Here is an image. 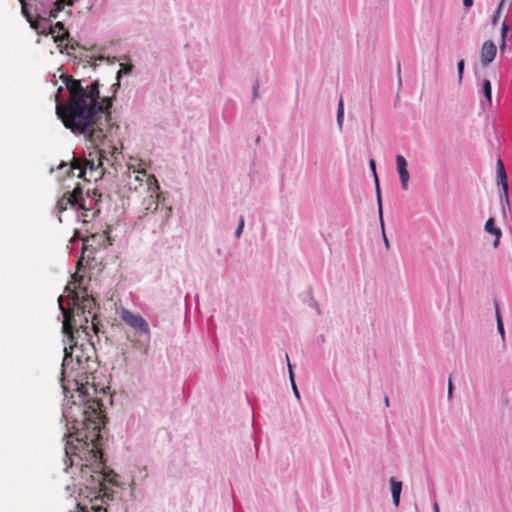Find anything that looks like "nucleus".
<instances>
[{"instance_id":"473e14b6","label":"nucleus","mask_w":512,"mask_h":512,"mask_svg":"<svg viewBox=\"0 0 512 512\" xmlns=\"http://www.w3.org/2000/svg\"><path fill=\"white\" fill-rule=\"evenodd\" d=\"M452 389H453V384H452V381H451V378L449 379V382H448V396L450 397L451 394H452Z\"/></svg>"},{"instance_id":"aec40b11","label":"nucleus","mask_w":512,"mask_h":512,"mask_svg":"<svg viewBox=\"0 0 512 512\" xmlns=\"http://www.w3.org/2000/svg\"><path fill=\"white\" fill-rule=\"evenodd\" d=\"M375 184H376V194H377L379 218H380V223L383 225V210H382L381 193H380L378 177H376Z\"/></svg>"},{"instance_id":"bb28decb","label":"nucleus","mask_w":512,"mask_h":512,"mask_svg":"<svg viewBox=\"0 0 512 512\" xmlns=\"http://www.w3.org/2000/svg\"><path fill=\"white\" fill-rule=\"evenodd\" d=\"M504 2H505V0H501V2L498 5V8H497V10L495 12V15L492 18L493 25H496L498 20H499V15H500V12H501V9L503 7Z\"/></svg>"},{"instance_id":"f257e3e1","label":"nucleus","mask_w":512,"mask_h":512,"mask_svg":"<svg viewBox=\"0 0 512 512\" xmlns=\"http://www.w3.org/2000/svg\"><path fill=\"white\" fill-rule=\"evenodd\" d=\"M63 82L69 92L67 103H57L56 113L64 126L73 133L81 134L94 146V152H90V159L73 157L69 172L78 170L77 177L87 181H97L104 174V151L98 149L99 144L105 138L104 127L109 119V109L112 105L111 98L105 97L98 104L99 82L93 81L84 89L80 80L72 76L63 77Z\"/></svg>"},{"instance_id":"4c0bfd02","label":"nucleus","mask_w":512,"mask_h":512,"mask_svg":"<svg viewBox=\"0 0 512 512\" xmlns=\"http://www.w3.org/2000/svg\"><path fill=\"white\" fill-rule=\"evenodd\" d=\"M434 509H435V512H439V510H438V506H437V504H436V503L434 504Z\"/></svg>"},{"instance_id":"20e7f679","label":"nucleus","mask_w":512,"mask_h":512,"mask_svg":"<svg viewBox=\"0 0 512 512\" xmlns=\"http://www.w3.org/2000/svg\"><path fill=\"white\" fill-rule=\"evenodd\" d=\"M67 337L68 345L64 347V357L61 369V384L64 394L67 396L69 387L67 382L70 378L75 383H81L88 380V376L96 371L97 363L95 360L96 350L91 342L90 335H83L81 332L75 334L73 340Z\"/></svg>"},{"instance_id":"f03ea898","label":"nucleus","mask_w":512,"mask_h":512,"mask_svg":"<svg viewBox=\"0 0 512 512\" xmlns=\"http://www.w3.org/2000/svg\"><path fill=\"white\" fill-rule=\"evenodd\" d=\"M65 454L70 462L65 470L68 472L70 469V472L75 474L74 469H78L80 484L91 490L93 495L90 500V508L77 503L75 512H107V508L104 506L106 504L104 496L107 495L105 482L112 483L113 479L104 472L103 453L99 448V443L67 440Z\"/></svg>"},{"instance_id":"a211bd4d","label":"nucleus","mask_w":512,"mask_h":512,"mask_svg":"<svg viewBox=\"0 0 512 512\" xmlns=\"http://www.w3.org/2000/svg\"><path fill=\"white\" fill-rule=\"evenodd\" d=\"M79 47V44L76 40H74L72 37L69 36L68 39H65L62 48L60 49V52L63 53L65 51H75Z\"/></svg>"},{"instance_id":"4be33fe9","label":"nucleus","mask_w":512,"mask_h":512,"mask_svg":"<svg viewBox=\"0 0 512 512\" xmlns=\"http://www.w3.org/2000/svg\"><path fill=\"white\" fill-rule=\"evenodd\" d=\"M343 118H344V104L343 99L340 98L338 103V111H337V123L340 128H342L343 125Z\"/></svg>"},{"instance_id":"f8f14e48","label":"nucleus","mask_w":512,"mask_h":512,"mask_svg":"<svg viewBox=\"0 0 512 512\" xmlns=\"http://www.w3.org/2000/svg\"><path fill=\"white\" fill-rule=\"evenodd\" d=\"M497 54V47L491 41L487 40L482 44L480 51V61L483 66H488L495 59Z\"/></svg>"},{"instance_id":"4468645a","label":"nucleus","mask_w":512,"mask_h":512,"mask_svg":"<svg viewBox=\"0 0 512 512\" xmlns=\"http://www.w3.org/2000/svg\"><path fill=\"white\" fill-rule=\"evenodd\" d=\"M139 338L132 340V346L136 350H138L141 354L147 355L150 350V333L149 334H139Z\"/></svg>"},{"instance_id":"1a4fd4ad","label":"nucleus","mask_w":512,"mask_h":512,"mask_svg":"<svg viewBox=\"0 0 512 512\" xmlns=\"http://www.w3.org/2000/svg\"><path fill=\"white\" fill-rule=\"evenodd\" d=\"M121 319L131 327L137 334H149L150 328L148 322L137 313L123 309L121 311Z\"/></svg>"},{"instance_id":"c85d7f7f","label":"nucleus","mask_w":512,"mask_h":512,"mask_svg":"<svg viewBox=\"0 0 512 512\" xmlns=\"http://www.w3.org/2000/svg\"><path fill=\"white\" fill-rule=\"evenodd\" d=\"M508 32V26L503 23L502 29H501V37H502V48L505 46V37Z\"/></svg>"},{"instance_id":"ddd939ff","label":"nucleus","mask_w":512,"mask_h":512,"mask_svg":"<svg viewBox=\"0 0 512 512\" xmlns=\"http://www.w3.org/2000/svg\"><path fill=\"white\" fill-rule=\"evenodd\" d=\"M49 17L43 18L40 15H37L36 19H33L31 22H29L32 29H34L39 35L48 36V26L50 24Z\"/></svg>"},{"instance_id":"5701e85b","label":"nucleus","mask_w":512,"mask_h":512,"mask_svg":"<svg viewBox=\"0 0 512 512\" xmlns=\"http://www.w3.org/2000/svg\"><path fill=\"white\" fill-rule=\"evenodd\" d=\"M286 359H287V362H288V368H289V375H290L291 385H292V388H293L295 396L299 399L300 398V394H299V391H298L297 386H296L295 381H294V375H293V371H292V366H291V364L289 362L288 355H286Z\"/></svg>"},{"instance_id":"58836bf2","label":"nucleus","mask_w":512,"mask_h":512,"mask_svg":"<svg viewBox=\"0 0 512 512\" xmlns=\"http://www.w3.org/2000/svg\"><path fill=\"white\" fill-rule=\"evenodd\" d=\"M120 75H121V70H119V71L117 72V77L119 78V77H120Z\"/></svg>"},{"instance_id":"a878e982","label":"nucleus","mask_w":512,"mask_h":512,"mask_svg":"<svg viewBox=\"0 0 512 512\" xmlns=\"http://www.w3.org/2000/svg\"><path fill=\"white\" fill-rule=\"evenodd\" d=\"M400 181H401V186L404 190H406L408 188V181H409V172H405L403 174H400Z\"/></svg>"},{"instance_id":"9d476101","label":"nucleus","mask_w":512,"mask_h":512,"mask_svg":"<svg viewBox=\"0 0 512 512\" xmlns=\"http://www.w3.org/2000/svg\"><path fill=\"white\" fill-rule=\"evenodd\" d=\"M496 168H497L496 173H497L498 184L502 187V192H503L502 196H501V201H502L503 209H505V205L509 206L508 181H507L505 167H504V164L501 159H498Z\"/></svg>"},{"instance_id":"7ed1b4c3","label":"nucleus","mask_w":512,"mask_h":512,"mask_svg":"<svg viewBox=\"0 0 512 512\" xmlns=\"http://www.w3.org/2000/svg\"><path fill=\"white\" fill-rule=\"evenodd\" d=\"M75 390L80 403L73 401V406L63 411V416L73 424V434L67 436V440L75 442H98L100 438V426L102 424V402L97 398H90L88 387L81 383H75Z\"/></svg>"},{"instance_id":"9b49d317","label":"nucleus","mask_w":512,"mask_h":512,"mask_svg":"<svg viewBox=\"0 0 512 512\" xmlns=\"http://www.w3.org/2000/svg\"><path fill=\"white\" fill-rule=\"evenodd\" d=\"M48 31L58 48H62L65 39L69 38V32L61 21L56 22L54 25L49 24Z\"/></svg>"},{"instance_id":"dca6fc26","label":"nucleus","mask_w":512,"mask_h":512,"mask_svg":"<svg viewBox=\"0 0 512 512\" xmlns=\"http://www.w3.org/2000/svg\"><path fill=\"white\" fill-rule=\"evenodd\" d=\"M73 4L74 0H56L53 4V8L49 12V19H56L60 11L66 6H72Z\"/></svg>"},{"instance_id":"423d86ee","label":"nucleus","mask_w":512,"mask_h":512,"mask_svg":"<svg viewBox=\"0 0 512 512\" xmlns=\"http://www.w3.org/2000/svg\"><path fill=\"white\" fill-rule=\"evenodd\" d=\"M162 193L146 196L143 199V211L137 217L134 226L140 231L152 234L163 232L170 216L171 207L161 203Z\"/></svg>"},{"instance_id":"cd10ccee","label":"nucleus","mask_w":512,"mask_h":512,"mask_svg":"<svg viewBox=\"0 0 512 512\" xmlns=\"http://www.w3.org/2000/svg\"><path fill=\"white\" fill-rule=\"evenodd\" d=\"M464 65H465V63H464L463 59L459 60L457 63L458 76H459L460 81L462 80V77H463Z\"/></svg>"},{"instance_id":"c9c22d12","label":"nucleus","mask_w":512,"mask_h":512,"mask_svg":"<svg viewBox=\"0 0 512 512\" xmlns=\"http://www.w3.org/2000/svg\"><path fill=\"white\" fill-rule=\"evenodd\" d=\"M384 401H385V405L388 407L389 406V398H388V396H385Z\"/></svg>"},{"instance_id":"f704fd0d","label":"nucleus","mask_w":512,"mask_h":512,"mask_svg":"<svg viewBox=\"0 0 512 512\" xmlns=\"http://www.w3.org/2000/svg\"><path fill=\"white\" fill-rule=\"evenodd\" d=\"M68 164L67 163H64L62 162L59 166H58V169H63L64 167H67Z\"/></svg>"},{"instance_id":"39448f33","label":"nucleus","mask_w":512,"mask_h":512,"mask_svg":"<svg viewBox=\"0 0 512 512\" xmlns=\"http://www.w3.org/2000/svg\"><path fill=\"white\" fill-rule=\"evenodd\" d=\"M74 282L67 285L65 291L68 292V296L71 297L73 302L72 309H65L62 304V296L58 298L60 309L63 313V326L62 331L64 335H68L70 340L75 338V334L79 335L81 332L83 335L89 336V332L93 331L95 334L98 332V320L96 316V304L91 297H82L80 299L76 288L77 282L82 281V276L77 274L73 275Z\"/></svg>"},{"instance_id":"2f4dec72","label":"nucleus","mask_w":512,"mask_h":512,"mask_svg":"<svg viewBox=\"0 0 512 512\" xmlns=\"http://www.w3.org/2000/svg\"><path fill=\"white\" fill-rule=\"evenodd\" d=\"M381 229H382L383 240H384L385 246H386V248H389V241L385 234L384 225L383 226L381 225Z\"/></svg>"},{"instance_id":"393cba45","label":"nucleus","mask_w":512,"mask_h":512,"mask_svg":"<svg viewBox=\"0 0 512 512\" xmlns=\"http://www.w3.org/2000/svg\"><path fill=\"white\" fill-rule=\"evenodd\" d=\"M496 318H497V329H498L499 333L501 334L502 338H504V325H503V321H502V318H501V315H500L498 309L496 310Z\"/></svg>"},{"instance_id":"412c9836","label":"nucleus","mask_w":512,"mask_h":512,"mask_svg":"<svg viewBox=\"0 0 512 512\" xmlns=\"http://www.w3.org/2000/svg\"><path fill=\"white\" fill-rule=\"evenodd\" d=\"M396 165L399 175L408 171L406 159L402 155L396 156Z\"/></svg>"},{"instance_id":"b1692460","label":"nucleus","mask_w":512,"mask_h":512,"mask_svg":"<svg viewBox=\"0 0 512 512\" xmlns=\"http://www.w3.org/2000/svg\"><path fill=\"white\" fill-rule=\"evenodd\" d=\"M21 12L25 19L27 20V22H31L33 20L32 14L30 13L28 9V4L26 2L21 3Z\"/></svg>"},{"instance_id":"f3484780","label":"nucleus","mask_w":512,"mask_h":512,"mask_svg":"<svg viewBox=\"0 0 512 512\" xmlns=\"http://www.w3.org/2000/svg\"><path fill=\"white\" fill-rule=\"evenodd\" d=\"M390 484H391L393 503L396 507H398L399 502H400V495H401V491H402V483L399 481H396L394 477H391Z\"/></svg>"},{"instance_id":"0eeeda50","label":"nucleus","mask_w":512,"mask_h":512,"mask_svg":"<svg viewBox=\"0 0 512 512\" xmlns=\"http://www.w3.org/2000/svg\"><path fill=\"white\" fill-rule=\"evenodd\" d=\"M126 186L129 190L143 192L146 196L161 194L156 177L147 173L145 164L142 162L138 164V167L134 164L128 165Z\"/></svg>"},{"instance_id":"c756f323","label":"nucleus","mask_w":512,"mask_h":512,"mask_svg":"<svg viewBox=\"0 0 512 512\" xmlns=\"http://www.w3.org/2000/svg\"><path fill=\"white\" fill-rule=\"evenodd\" d=\"M243 227H244V218L241 216L240 217V220H239V226L235 232L236 236L237 237H240L241 233H242V230H243Z\"/></svg>"},{"instance_id":"72a5a7b5","label":"nucleus","mask_w":512,"mask_h":512,"mask_svg":"<svg viewBox=\"0 0 512 512\" xmlns=\"http://www.w3.org/2000/svg\"><path fill=\"white\" fill-rule=\"evenodd\" d=\"M463 5L467 8L473 5V0H463Z\"/></svg>"},{"instance_id":"6ab92c4d","label":"nucleus","mask_w":512,"mask_h":512,"mask_svg":"<svg viewBox=\"0 0 512 512\" xmlns=\"http://www.w3.org/2000/svg\"><path fill=\"white\" fill-rule=\"evenodd\" d=\"M483 94L489 106L492 105V88L489 80H484L482 84Z\"/></svg>"},{"instance_id":"7c9ffc66","label":"nucleus","mask_w":512,"mask_h":512,"mask_svg":"<svg viewBox=\"0 0 512 512\" xmlns=\"http://www.w3.org/2000/svg\"><path fill=\"white\" fill-rule=\"evenodd\" d=\"M369 164H370V168H371V170L373 172L374 179L376 180V177H378V176L376 174V164H375V161L372 159V160H370Z\"/></svg>"},{"instance_id":"e433bc0d","label":"nucleus","mask_w":512,"mask_h":512,"mask_svg":"<svg viewBox=\"0 0 512 512\" xmlns=\"http://www.w3.org/2000/svg\"><path fill=\"white\" fill-rule=\"evenodd\" d=\"M253 92H254V96H257V87H254Z\"/></svg>"},{"instance_id":"2eb2a0df","label":"nucleus","mask_w":512,"mask_h":512,"mask_svg":"<svg viewBox=\"0 0 512 512\" xmlns=\"http://www.w3.org/2000/svg\"><path fill=\"white\" fill-rule=\"evenodd\" d=\"M484 229L487 233L494 235L495 240L493 246L497 248L500 243L502 232L498 227H496L495 220L493 218H489L485 223Z\"/></svg>"},{"instance_id":"6e6552de","label":"nucleus","mask_w":512,"mask_h":512,"mask_svg":"<svg viewBox=\"0 0 512 512\" xmlns=\"http://www.w3.org/2000/svg\"><path fill=\"white\" fill-rule=\"evenodd\" d=\"M77 206L80 209L86 210L83 199L82 188L77 185L72 192L65 193L56 204V210L59 214L68 209V207Z\"/></svg>"},{"instance_id":"ea45409f","label":"nucleus","mask_w":512,"mask_h":512,"mask_svg":"<svg viewBox=\"0 0 512 512\" xmlns=\"http://www.w3.org/2000/svg\"><path fill=\"white\" fill-rule=\"evenodd\" d=\"M20 4L26 2L25 0H19Z\"/></svg>"}]
</instances>
